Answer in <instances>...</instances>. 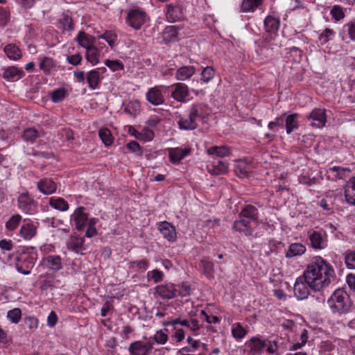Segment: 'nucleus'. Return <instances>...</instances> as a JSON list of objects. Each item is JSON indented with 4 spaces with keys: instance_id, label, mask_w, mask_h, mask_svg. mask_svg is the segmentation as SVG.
I'll return each instance as SVG.
<instances>
[{
    "instance_id": "23",
    "label": "nucleus",
    "mask_w": 355,
    "mask_h": 355,
    "mask_svg": "<svg viewBox=\"0 0 355 355\" xmlns=\"http://www.w3.org/2000/svg\"><path fill=\"white\" fill-rule=\"evenodd\" d=\"M196 72L193 66H184L179 68L175 73V78L178 80H185L190 78Z\"/></svg>"
},
{
    "instance_id": "61",
    "label": "nucleus",
    "mask_w": 355,
    "mask_h": 355,
    "mask_svg": "<svg viewBox=\"0 0 355 355\" xmlns=\"http://www.w3.org/2000/svg\"><path fill=\"white\" fill-rule=\"evenodd\" d=\"M163 275V272L159 270H153L151 271V279H153L155 283L161 282L162 280Z\"/></svg>"
},
{
    "instance_id": "32",
    "label": "nucleus",
    "mask_w": 355,
    "mask_h": 355,
    "mask_svg": "<svg viewBox=\"0 0 355 355\" xmlns=\"http://www.w3.org/2000/svg\"><path fill=\"white\" fill-rule=\"evenodd\" d=\"M227 171L228 164L223 161L218 162L217 164H214L209 168V173L216 175L226 173Z\"/></svg>"
},
{
    "instance_id": "53",
    "label": "nucleus",
    "mask_w": 355,
    "mask_h": 355,
    "mask_svg": "<svg viewBox=\"0 0 355 355\" xmlns=\"http://www.w3.org/2000/svg\"><path fill=\"white\" fill-rule=\"evenodd\" d=\"M153 339L159 344H164L168 340V336L162 331H159L154 335Z\"/></svg>"
},
{
    "instance_id": "19",
    "label": "nucleus",
    "mask_w": 355,
    "mask_h": 355,
    "mask_svg": "<svg viewBox=\"0 0 355 355\" xmlns=\"http://www.w3.org/2000/svg\"><path fill=\"white\" fill-rule=\"evenodd\" d=\"M84 207L78 208L72 215L75 221L76 227L77 230H80L85 225L87 221V216L83 212Z\"/></svg>"
},
{
    "instance_id": "13",
    "label": "nucleus",
    "mask_w": 355,
    "mask_h": 355,
    "mask_svg": "<svg viewBox=\"0 0 355 355\" xmlns=\"http://www.w3.org/2000/svg\"><path fill=\"white\" fill-rule=\"evenodd\" d=\"M173 87L175 89L171 94L172 97L179 102H184L189 95L188 87L184 83H176Z\"/></svg>"
},
{
    "instance_id": "47",
    "label": "nucleus",
    "mask_w": 355,
    "mask_h": 355,
    "mask_svg": "<svg viewBox=\"0 0 355 355\" xmlns=\"http://www.w3.org/2000/svg\"><path fill=\"white\" fill-rule=\"evenodd\" d=\"M331 14L336 21H339L345 17L343 10L340 6H334L331 10Z\"/></svg>"
},
{
    "instance_id": "21",
    "label": "nucleus",
    "mask_w": 355,
    "mask_h": 355,
    "mask_svg": "<svg viewBox=\"0 0 355 355\" xmlns=\"http://www.w3.org/2000/svg\"><path fill=\"white\" fill-rule=\"evenodd\" d=\"M37 188L44 194H51L56 190V184L49 179H43L37 183Z\"/></svg>"
},
{
    "instance_id": "36",
    "label": "nucleus",
    "mask_w": 355,
    "mask_h": 355,
    "mask_svg": "<svg viewBox=\"0 0 355 355\" xmlns=\"http://www.w3.org/2000/svg\"><path fill=\"white\" fill-rule=\"evenodd\" d=\"M261 3L262 0H243L241 8L243 12L252 11Z\"/></svg>"
},
{
    "instance_id": "6",
    "label": "nucleus",
    "mask_w": 355,
    "mask_h": 355,
    "mask_svg": "<svg viewBox=\"0 0 355 355\" xmlns=\"http://www.w3.org/2000/svg\"><path fill=\"white\" fill-rule=\"evenodd\" d=\"M146 13L139 9L130 10L127 16V21L133 28L138 30L144 24Z\"/></svg>"
},
{
    "instance_id": "33",
    "label": "nucleus",
    "mask_w": 355,
    "mask_h": 355,
    "mask_svg": "<svg viewBox=\"0 0 355 355\" xmlns=\"http://www.w3.org/2000/svg\"><path fill=\"white\" fill-rule=\"evenodd\" d=\"M41 135V132L33 128H30L24 131L23 137L26 141L34 142Z\"/></svg>"
},
{
    "instance_id": "49",
    "label": "nucleus",
    "mask_w": 355,
    "mask_h": 355,
    "mask_svg": "<svg viewBox=\"0 0 355 355\" xmlns=\"http://www.w3.org/2000/svg\"><path fill=\"white\" fill-rule=\"evenodd\" d=\"M99 38L105 40L111 47H113L116 40V35L111 32L106 31Z\"/></svg>"
},
{
    "instance_id": "29",
    "label": "nucleus",
    "mask_w": 355,
    "mask_h": 355,
    "mask_svg": "<svg viewBox=\"0 0 355 355\" xmlns=\"http://www.w3.org/2000/svg\"><path fill=\"white\" fill-rule=\"evenodd\" d=\"M4 52L10 59L15 60L19 59L21 56L19 49L12 44H8L5 46Z\"/></svg>"
},
{
    "instance_id": "28",
    "label": "nucleus",
    "mask_w": 355,
    "mask_h": 355,
    "mask_svg": "<svg viewBox=\"0 0 355 355\" xmlns=\"http://www.w3.org/2000/svg\"><path fill=\"white\" fill-rule=\"evenodd\" d=\"M306 251L305 247L300 243H293L289 246L286 252V257H293L295 256L301 255Z\"/></svg>"
},
{
    "instance_id": "31",
    "label": "nucleus",
    "mask_w": 355,
    "mask_h": 355,
    "mask_svg": "<svg viewBox=\"0 0 355 355\" xmlns=\"http://www.w3.org/2000/svg\"><path fill=\"white\" fill-rule=\"evenodd\" d=\"M297 114H290L285 119L287 134H291L295 129L298 128L297 120Z\"/></svg>"
},
{
    "instance_id": "40",
    "label": "nucleus",
    "mask_w": 355,
    "mask_h": 355,
    "mask_svg": "<svg viewBox=\"0 0 355 355\" xmlns=\"http://www.w3.org/2000/svg\"><path fill=\"white\" fill-rule=\"evenodd\" d=\"M87 79L89 87L93 89H96L99 82L98 72L96 70L91 71L87 76Z\"/></svg>"
},
{
    "instance_id": "24",
    "label": "nucleus",
    "mask_w": 355,
    "mask_h": 355,
    "mask_svg": "<svg viewBox=\"0 0 355 355\" xmlns=\"http://www.w3.org/2000/svg\"><path fill=\"white\" fill-rule=\"evenodd\" d=\"M19 233L24 239L31 240L35 236L37 228L31 223H26L21 227Z\"/></svg>"
},
{
    "instance_id": "11",
    "label": "nucleus",
    "mask_w": 355,
    "mask_h": 355,
    "mask_svg": "<svg viewBox=\"0 0 355 355\" xmlns=\"http://www.w3.org/2000/svg\"><path fill=\"white\" fill-rule=\"evenodd\" d=\"M153 346L150 343H144L137 341L132 343L129 347V351L132 355H148Z\"/></svg>"
},
{
    "instance_id": "1",
    "label": "nucleus",
    "mask_w": 355,
    "mask_h": 355,
    "mask_svg": "<svg viewBox=\"0 0 355 355\" xmlns=\"http://www.w3.org/2000/svg\"><path fill=\"white\" fill-rule=\"evenodd\" d=\"M334 275L332 267L321 257H316L308 265L303 277L297 279L294 285L295 295L300 300L307 298L309 287L313 291H320L329 286Z\"/></svg>"
},
{
    "instance_id": "3",
    "label": "nucleus",
    "mask_w": 355,
    "mask_h": 355,
    "mask_svg": "<svg viewBox=\"0 0 355 355\" xmlns=\"http://www.w3.org/2000/svg\"><path fill=\"white\" fill-rule=\"evenodd\" d=\"M203 107L201 104H193L188 114L180 116L178 122L179 128L184 130H193L198 128L197 119L202 116Z\"/></svg>"
},
{
    "instance_id": "25",
    "label": "nucleus",
    "mask_w": 355,
    "mask_h": 355,
    "mask_svg": "<svg viewBox=\"0 0 355 355\" xmlns=\"http://www.w3.org/2000/svg\"><path fill=\"white\" fill-rule=\"evenodd\" d=\"M311 244L315 249H322L324 248L325 241L319 232L314 231L309 236Z\"/></svg>"
},
{
    "instance_id": "10",
    "label": "nucleus",
    "mask_w": 355,
    "mask_h": 355,
    "mask_svg": "<svg viewBox=\"0 0 355 355\" xmlns=\"http://www.w3.org/2000/svg\"><path fill=\"white\" fill-rule=\"evenodd\" d=\"M155 294L162 299L171 300L178 295V288L173 284H162L155 288Z\"/></svg>"
},
{
    "instance_id": "12",
    "label": "nucleus",
    "mask_w": 355,
    "mask_h": 355,
    "mask_svg": "<svg viewBox=\"0 0 355 355\" xmlns=\"http://www.w3.org/2000/svg\"><path fill=\"white\" fill-rule=\"evenodd\" d=\"M159 230L163 236L169 241H174L176 239L175 227L166 221L160 222Z\"/></svg>"
},
{
    "instance_id": "9",
    "label": "nucleus",
    "mask_w": 355,
    "mask_h": 355,
    "mask_svg": "<svg viewBox=\"0 0 355 355\" xmlns=\"http://www.w3.org/2000/svg\"><path fill=\"white\" fill-rule=\"evenodd\" d=\"M253 223L249 219L243 218L239 214V219L234 221L233 229L237 232L243 233L245 236H251L254 232V227H252Z\"/></svg>"
},
{
    "instance_id": "52",
    "label": "nucleus",
    "mask_w": 355,
    "mask_h": 355,
    "mask_svg": "<svg viewBox=\"0 0 355 355\" xmlns=\"http://www.w3.org/2000/svg\"><path fill=\"white\" fill-rule=\"evenodd\" d=\"M107 67L110 68L113 71H118L123 69V64L118 60H107L105 62Z\"/></svg>"
},
{
    "instance_id": "27",
    "label": "nucleus",
    "mask_w": 355,
    "mask_h": 355,
    "mask_svg": "<svg viewBox=\"0 0 355 355\" xmlns=\"http://www.w3.org/2000/svg\"><path fill=\"white\" fill-rule=\"evenodd\" d=\"M207 153L210 155H216L218 157H225L230 155V150L225 146H212L207 150Z\"/></svg>"
},
{
    "instance_id": "2",
    "label": "nucleus",
    "mask_w": 355,
    "mask_h": 355,
    "mask_svg": "<svg viewBox=\"0 0 355 355\" xmlns=\"http://www.w3.org/2000/svg\"><path fill=\"white\" fill-rule=\"evenodd\" d=\"M327 303L334 313H345L351 309V300L346 291L342 289H337L334 291Z\"/></svg>"
},
{
    "instance_id": "51",
    "label": "nucleus",
    "mask_w": 355,
    "mask_h": 355,
    "mask_svg": "<svg viewBox=\"0 0 355 355\" xmlns=\"http://www.w3.org/2000/svg\"><path fill=\"white\" fill-rule=\"evenodd\" d=\"M10 21V12L6 8H0V25L6 26Z\"/></svg>"
},
{
    "instance_id": "46",
    "label": "nucleus",
    "mask_w": 355,
    "mask_h": 355,
    "mask_svg": "<svg viewBox=\"0 0 355 355\" xmlns=\"http://www.w3.org/2000/svg\"><path fill=\"white\" fill-rule=\"evenodd\" d=\"M60 24L64 31H71L73 29L72 19L68 16H64L60 19Z\"/></svg>"
},
{
    "instance_id": "59",
    "label": "nucleus",
    "mask_w": 355,
    "mask_h": 355,
    "mask_svg": "<svg viewBox=\"0 0 355 355\" xmlns=\"http://www.w3.org/2000/svg\"><path fill=\"white\" fill-rule=\"evenodd\" d=\"M190 286L187 284H182L179 289H178V295L182 297L189 295Z\"/></svg>"
},
{
    "instance_id": "44",
    "label": "nucleus",
    "mask_w": 355,
    "mask_h": 355,
    "mask_svg": "<svg viewBox=\"0 0 355 355\" xmlns=\"http://www.w3.org/2000/svg\"><path fill=\"white\" fill-rule=\"evenodd\" d=\"M76 41L78 42V44L85 48L86 49H88V47H90L89 46V35H87L85 32L80 31L76 37Z\"/></svg>"
},
{
    "instance_id": "14",
    "label": "nucleus",
    "mask_w": 355,
    "mask_h": 355,
    "mask_svg": "<svg viewBox=\"0 0 355 355\" xmlns=\"http://www.w3.org/2000/svg\"><path fill=\"white\" fill-rule=\"evenodd\" d=\"M248 347L250 349V352L253 355L261 354L263 349L267 346L265 340H261L258 337H252L247 343Z\"/></svg>"
},
{
    "instance_id": "4",
    "label": "nucleus",
    "mask_w": 355,
    "mask_h": 355,
    "mask_svg": "<svg viewBox=\"0 0 355 355\" xmlns=\"http://www.w3.org/2000/svg\"><path fill=\"white\" fill-rule=\"evenodd\" d=\"M166 18L170 23L181 21L184 19L183 7L178 3L166 4Z\"/></svg>"
},
{
    "instance_id": "20",
    "label": "nucleus",
    "mask_w": 355,
    "mask_h": 355,
    "mask_svg": "<svg viewBox=\"0 0 355 355\" xmlns=\"http://www.w3.org/2000/svg\"><path fill=\"white\" fill-rule=\"evenodd\" d=\"M345 196L348 203L355 205V177L347 182Z\"/></svg>"
},
{
    "instance_id": "7",
    "label": "nucleus",
    "mask_w": 355,
    "mask_h": 355,
    "mask_svg": "<svg viewBox=\"0 0 355 355\" xmlns=\"http://www.w3.org/2000/svg\"><path fill=\"white\" fill-rule=\"evenodd\" d=\"M33 258L27 253H22L17 258L16 268L18 272L28 275L34 266Z\"/></svg>"
},
{
    "instance_id": "37",
    "label": "nucleus",
    "mask_w": 355,
    "mask_h": 355,
    "mask_svg": "<svg viewBox=\"0 0 355 355\" xmlns=\"http://www.w3.org/2000/svg\"><path fill=\"white\" fill-rule=\"evenodd\" d=\"M264 24L266 30L268 32H274L279 28V21L271 16H268L265 19Z\"/></svg>"
},
{
    "instance_id": "30",
    "label": "nucleus",
    "mask_w": 355,
    "mask_h": 355,
    "mask_svg": "<svg viewBox=\"0 0 355 355\" xmlns=\"http://www.w3.org/2000/svg\"><path fill=\"white\" fill-rule=\"evenodd\" d=\"M100 51L95 46L88 47L86 53L87 60L92 64H96L99 62Z\"/></svg>"
},
{
    "instance_id": "15",
    "label": "nucleus",
    "mask_w": 355,
    "mask_h": 355,
    "mask_svg": "<svg viewBox=\"0 0 355 355\" xmlns=\"http://www.w3.org/2000/svg\"><path fill=\"white\" fill-rule=\"evenodd\" d=\"M190 152V148H185L184 149L174 148L168 150L170 159L174 164L179 163L185 156L188 155Z\"/></svg>"
},
{
    "instance_id": "8",
    "label": "nucleus",
    "mask_w": 355,
    "mask_h": 355,
    "mask_svg": "<svg viewBox=\"0 0 355 355\" xmlns=\"http://www.w3.org/2000/svg\"><path fill=\"white\" fill-rule=\"evenodd\" d=\"M17 202L18 207L26 214H32L35 210V202L28 192L21 193L18 197Z\"/></svg>"
},
{
    "instance_id": "64",
    "label": "nucleus",
    "mask_w": 355,
    "mask_h": 355,
    "mask_svg": "<svg viewBox=\"0 0 355 355\" xmlns=\"http://www.w3.org/2000/svg\"><path fill=\"white\" fill-rule=\"evenodd\" d=\"M58 321V318L54 311H51L47 318V323L49 327H54Z\"/></svg>"
},
{
    "instance_id": "41",
    "label": "nucleus",
    "mask_w": 355,
    "mask_h": 355,
    "mask_svg": "<svg viewBox=\"0 0 355 355\" xmlns=\"http://www.w3.org/2000/svg\"><path fill=\"white\" fill-rule=\"evenodd\" d=\"M67 95V91L64 88H59L51 93V100L54 103L62 101Z\"/></svg>"
},
{
    "instance_id": "56",
    "label": "nucleus",
    "mask_w": 355,
    "mask_h": 355,
    "mask_svg": "<svg viewBox=\"0 0 355 355\" xmlns=\"http://www.w3.org/2000/svg\"><path fill=\"white\" fill-rule=\"evenodd\" d=\"M142 136L140 137V139H144L145 141H151L154 137V133L152 130L148 128H144L142 132Z\"/></svg>"
},
{
    "instance_id": "60",
    "label": "nucleus",
    "mask_w": 355,
    "mask_h": 355,
    "mask_svg": "<svg viewBox=\"0 0 355 355\" xmlns=\"http://www.w3.org/2000/svg\"><path fill=\"white\" fill-rule=\"evenodd\" d=\"M178 27L175 26H168L164 29V34H170L171 37H176L178 35Z\"/></svg>"
},
{
    "instance_id": "16",
    "label": "nucleus",
    "mask_w": 355,
    "mask_h": 355,
    "mask_svg": "<svg viewBox=\"0 0 355 355\" xmlns=\"http://www.w3.org/2000/svg\"><path fill=\"white\" fill-rule=\"evenodd\" d=\"M241 216L249 219L252 223L258 224L259 211L253 205H248L245 206L240 212Z\"/></svg>"
},
{
    "instance_id": "18",
    "label": "nucleus",
    "mask_w": 355,
    "mask_h": 355,
    "mask_svg": "<svg viewBox=\"0 0 355 355\" xmlns=\"http://www.w3.org/2000/svg\"><path fill=\"white\" fill-rule=\"evenodd\" d=\"M23 71L15 67H9L3 69L2 76L8 81H16L21 78Z\"/></svg>"
},
{
    "instance_id": "63",
    "label": "nucleus",
    "mask_w": 355,
    "mask_h": 355,
    "mask_svg": "<svg viewBox=\"0 0 355 355\" xmlns=\"http://www.w3.org/2000/svg\"><path fill=\"white\" fill-rule=\"evenodd\" d=\"M346 26L350 38L355 40V21L348 23Z\"/></svg>"
},
{
    "instance_id": "54",
    "label": "nucleus",
    "mask_w": 355,
    "mask_h": 355,
    "mask_svg": "<svg viewBox=\"0 0 355 355\" xmlns=\"http://www.w3.org/2000/svg\"><path fill=\"white\" fill-rule=\"evenodd\" d=\"M345 263L349 268L355 269V252H351L346 255Z\"/></svg>"
},
{
    "instance_id": "26",
    "label": "nucleus",
    "mask_w": 355,
    "mask_h": 355,
    "mask_svg": "<svg viewBox=\"0 0 355 355\" xmlns=\"http://www.w3.org/2000/svg\"><path fill=\"white\" fill-rule=\"evenodd\" d=\"M199 267L202 272L207 277L212 276L214 272V263L208 257H204L200 260Z\"/></svg>"
},
{
    "instance_id": "58",
    "label": "nucleus",
    "mask_w": 355,
    "mask_h": 355,
    "mask_svg": "<svg viewBox=\"0 0 355 355\" xmlns=\"http://www.w3.org/2000/svg\"><path fill=\"white\" fill-rule=\"evenodd\" d=\"M174 334L173 338L176 340L177 342H181L184 338V331L182 329H178L176 327H174Z\"/></svg>"
},
{
    "instance_id": "45",
    "label": "nucleus",
    "mask_w": 355,
    "mask_h": 355,
    "mask_svg": "<svg viewBox=\"0 0 355 355\" xmlns=\"http://www.w3.org/2000/svg\"><path fill=\"white\" fill-rule=\"evenodd\" d=\"M21 317V311L18 308L13 309L8 312V318L14 323H18Z\"/></svg>"
},
{
    "instance_id": "62",
    "label": "nucleus",
    "mask_w": 355,
    "mask_h": 355,
    "mask_svg": "<svg viewBox=\"0 0 355 355\" xmlns=\"http://www.w3.org/2000/svg\"><path fill=\"white\" fill-rule=\"evenodd\" d=\"M284 121V119L282 116L277 117L275 121L269 123L268 128L269 129L272 130L276 126L283 127Z\"/></svg>"
},
{
    "instance_id": "57",
    "label": "nucleus",
    "mask_w": 355,
    "mask_h": 355,
    "mask_svg": "<svg viewBox=\"0 0 355 355\" xmlns=\"http://www.w3.org/2000/svg\"><path fill=\"white\" fill-rule=\"evenodd\" d=\"M68 62L73 65H78L82 60V56L79 53L67 57Z\"/></svg>"
},
{
    "instance_id": "35",
    "label": "nucleus",
    "mask_w": 355,
    "mask_h": 355,
    "mask_svg": "<svg viewBox=\"0 0 355 355\" xmlns=\"http://www.w3.org/2000/svg\"><path fill=\"white\" fill-rule=\"evenodd\" d=\"M50 205L60 211H66L69 209V205L67 201H65L63 198H51L49 202Z\"/></svg>"
},
{
    "instance_id": "55",
    "label": "nucleus",
    "mask_w": 355,
    "mask_h": 355,
    "mask_svg": "<svg viewBox=\"0 0 355 355\" xmlns=\"http://www.w3.org/2000/svg\"><path fill=\"white\" fill-rule=\"evenodd\" d=\"M53 65V61L51 58H44L40 64V67L44 71H49Z\"/></svg>"
},
{
    "instance_id": "43",
    "label": "nucleus",
    "mask_w": 355,
    "mask_h": 355,
    "mask_svg": "<svg viewBox=\"0 0 355 355\" xmlns=\"http://www.w3.org/2000/svg\"><path fill=\"white\" fill-rule=\"evenodd\" d=\"M215 71L213 67H205L201 73V80L205 83L209 82L214 77Z\"/></svg>"
},
{
    "instance_id": "34",
    "label": "nucleus",
    "mask_w": 355,
    "mask_h": 355,
    "mask_svg": "<svg viewBox=\"0 0 355 355\" xmlns=\"http://www.w3.org/2000/svg\"><path fill=\"white\" fill-rule=\"evenodd\" d=\"M247 330L239 322H236L232 325V334L235 339H241L246 334Z\"/></svg>"
},
{
    "instance_id": "38",
    "label": "nucleus",
    "mask_w": 355,
    "mask_h": 355,
    "mask_svg": "<svg viewBox=\"0 0 355 355\" xmlns=\"http://www.w3.org/2000/svg\"><path fill=\"white\" fill-rule=\"evenodd\" d=\"M48 266L53 270H59L62 268L61 259L59 256H49L46 259Z\"/></svg>"
},
{
    "instance_id": "39",
    "label": "nucleus",
    "mask_w": 355,
    "mask_h": 355,
    "mask_svg": "<svg viewBox=\"0 0 355 355\" xmlns=\"http://www.w3.org/2000/svg\"><path fill=\"white\" fill-rule=\"evenodd\" d=\"M99 137L105 146H110L113 141L111 132L107 128H101L98 132Z\"/></svg>"
},
{
    "instance_id": "5",
    "label": "nucleus",
    "mask_w": 355,
    "mask_h": 355,
    "mask_svg": "<svg viewBox=\"0 0 355 355\" xmlns=\"http://www.w3.org/2000/svg\"><path fill=\"white\" fill-rule=\"evenodd\" d=\"M307 119L313 127H324L327 122L326 110L322 108L313 109L307 116Z\"/></svg>"
},
{
    "instance_id": "50",
    "label": "nucleus",
    "mask_w": 355,
    "mask_h": 355,
    "mask_svg": "<svg viewBox=\"0 0 355 355\" xmlns=\"http://www.w3.org/2000/svg\"><path fill=\"white\" fill-rule=\"evenodd\" d=\"M181 325L185 326L193 331H198L200 329L198 321L195 319L191 320V321L182 320V322H181Z\"/></svg>"
},
{
    "instance_id": "42",
    "label": "nucleus",
    "mask_w": 355,
    "mask_h": 355,
    "mask_svg": "<svg viewBox=\"0 0 355 355\" xmlns=\"http://www.w3.org/2000/svg\"><path fill=\"white\" fill-rule=\"evenodd\" d=\"M21 217L19 214L12 216L6 224L7 230L12 231L15 230L21 221Z\"/></svg>"
},
{
    "instance_id": "48",
    "label": "nucleus",
    "mask_w": 355,
    "mask_h": 355,
    "mask_svg": "<svg viewBox=\"0 0 355 355\" xmlns=\"http://www.w3.org/2000/svg\"><path fill=\"white\" fill-rule=\"evenodd\" d=\"M333 171L336 172V179H343L345 177V175L347 172H349L350 169L349 168H341L339 166H334L330 168L329 172Z\"/></svg>"
},
{
    "instance_id": "22",
    "label": "nucleus",
    "mask_w": 355,
    "mask_h": 355,
    "mask_svg": "<svg viewBox=\"0 0 355 355\" xmlns=\"http://www.w3.org/2000/svg\"><path fill=\"white\" fill-rule=\"evenodd\" d=\"M84 239L78 236H71L67 242V248L78 252L83 248Z\"/></svg>"
},
{
    "instance_id": "17",
    "label": "nucleus",
    "mask_w": 355,
    "mask_h": 355,
    "mask_svg": "<svg viewBox=\"0 0 355 355\" xmlns=\"http://www.w3.org/2000/svg\"><path fill=\"white\" fill-rule=\"evenodd\" d=\"M146 99L154 105H161L164 101V98L160 90L155 87L148 90L146 94Z\"/></svg>"
}]
</instances>
